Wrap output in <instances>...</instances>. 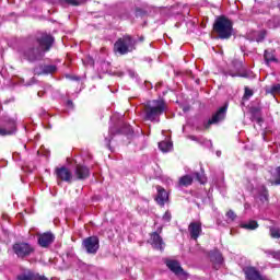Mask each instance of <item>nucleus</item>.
<instances>
[{
	"mask_svg": "<svg viewBox=\"0 0 280 280\" xmlns=\"http://www.w3.org/2000/svg\"><path fill=\"white\" fill-rule=\"evenodd\" d=\"M195 178L201 185H205V183H207V177L205 176V173H195Z\"/></svg>",
	"mask_w": 280,
	"mask_h": 280,
	"instance_id": "32",
	"label": "nucleus"
},
{
	"mask_svg": "<svg viewBox=\"0 0 280 280\" xmlns=\"http://www.w3.org/2000/svg\"><path fill=\"white\" fill-rule=\"evenodd\" d=\"M188 231L191 240L197 241L200 235H202V222L196 221L190 222L188 225Z\"/></svg>",
	"mask_w": 280,
	"mask_h": 280,
	"instance_id": "13",
	"label": "nucleus"
},
{
	"mask_svg": "<svg viewBox=\"0 0 280 280\" xmlns=\"http://www.w3.org/2000/svg\"><path fill=\"white\" fill-rule=\"evenodd\" d=\"M190 139H191L192 141H196V137H195V136H191Z\"/></svg>",
	"mask_w": 280,
	"mask_h": 280,
	"instance_id": "40",
	"label": "nucleus"
},
{
	"mask_svg": "<svg viewBox=\"0 0 280 280\" xmlns=\"http://www.w3.org/2000/svg\"><path fill=\"white\" fill-rule=\"evenodd\" d=\"M260 200L261 202H268V190H264L261 194H260Z\"/></svg>",
	"mask_w": 280,
	"mask_h": 280,
	"instance_id": "35",
	"label": "nucleus"
},
{
	"mask_svg": "<svg viewBox=\"0 0 280 280\" xmlns=\"http://www.w3.org/2000/svg\"><path fill=\"white\" fill-rule=\"evenodd\" d=\"M54 242H56V235L51 232H44L37 236V243L42 248H49Z\"/></svg>",
	"mask_w": 280,
	"mask_h": 280,
	"instance_id": "11",
	"label": "nucleus"
},
{
	"mask_svg": "<svg viewBox=\"0 0 280 280\" xmlns=\"http://www.w3.org/2000/svg\"><path fill=\"white\" fill-rule=\"evenodd\" d=\"M16 280H49V278L34 271H26L18 275Z\"/></svg>",
	"mask_w": 280,
	"mask_h": 280,
	"instance_id": "19",
	"label": "nucleus"
},
{
	"mask_svg": "<svg viewBox=\"0 0 280 280\" xmlns=\"http://www.w3.org/2000/svg\"><path fill=\"white\" fill-rule=\"evenodd\" d=\"M268 32L266 30H261L257 33L256 43H264L266 39Z\"/></svg>",
	"mask_w": 280,
	"mask_h": 280,
	"instance_id": "30",
	"label": "nucleus"
},
{
	"mask_svg": "<svg viewBox=\"0 0 280 280\" xmlns=\"http://www.w3.org/2000/svg\"><path fill=\"white\" fill-rule=\"evenodd\" d=\"M55 175L57 180H61L63 183H68L71 185L73 180V173H71V170L67 166H60L55 168Z\"/></svg>",
	"mask_w": 280,
	"mask_h": 280,
	"instance_id": "10",
	"label": "nucleus"
},
{
	"mask_svg": "<svg viewBox=\"0 0 280 280\" xmlns=\"http://www.w3.org/2000/svg\"><path fill=\"white\" fill-rule=\"evenodd\" d=\"M165 266L171 270V272H173V275H185V269H183L178 260L166 259Z\"/></svg>",
	"mask_w": 280,
	"mask_h": 280,
	"instance_id": "17",
	"label": "nucleus"
},
{
	"mask_svg": "<svg viewBox=\"0 0 280 280\" xmlns=\"http://www.w3.org/2000/svg\"><path fill=\"white\" fill-rule=\"evenodd\" d=\"M264 58L266 65H270V62H277V57H275V50H265Z\"/></svg>",
	"mask_w": 280,
	"mask_h": 280,
	"instance_id": "25",
	"label": "nucleus"
},
{
	"mask_svg": "<svg viewBox=\"0 0 280 280\" xmlns=\"http://www.w3.org/2000/svg\"><path fill=\"white\" fill-rule=\"evenodd\" d=\"M74 176L77 180H86V178H91V170L82 164H77L74 168Z\"/></svg>",
	"mask_w": 280,
	"mask_h": 280,
	"instance_id": "12",
	"label": "nucleus"
},
{
	"mask_svg": "<svg viewBox=\"0 0 280 280\" xmlns=\"http://www.w3.org/2000/svg\"><path fill=\"white\" fill-rule=\"evenodd\" d=\"M270 237L273 240H280V229L279 228H270Z\"/></svg>",
	"mask_w": 280,
	"mask_h": 280,
	"instance_id": "31",
	"label": "nucleus"
},
{
	"mask_svg": "<svg viewBox=\"0 0 280 280\" xmlns=\"http://www.w3.org/2000/svg\"><path fill=\"white\" fill-rule=\"evenodd\" d=\"M148 12L141 8L136 9V16H145Z\"/></svg>",
	"mask_w": 280,
	"mask_h": 280,
	"instance_id": "34",
	"label": "nucleus"
},
{
	"mask_svg": "<svg viewBox=\"0 0 280 280\" xmlns=\"http://www.w3.org/2000/svg\"><path fill=\"white\" fill-rule=\"evenodd\" d=\"M162 232H163V228H160V229H159V233H162Z\"/></svg>",
	"mask_w": 280,
	"mask_h": 280,
	"instance_id": "42",
	"label": "nucleus"
},
{
	"mask_svg": "<svg viewBox=\"0 0 280 280\" xmlns=\"http://www.w3.org/2000/svg\"><path fill=\"white\" fill-rule=\"evenodd\" d=\"M159 148L161 152H170V150L173 148V144L171 141H161L159 142Z\"/></svg>",
	"mask_w": 280,
	"mask_h": 280,
	"instance_id": "27",
	"label": "nucleus"
},
{
	"mask_svg": "<svg viewBox=\"0 0 280 280\" xmlns=\"http://www.w3.org/2000/svg\"><path fill=\"white\" fill-rule=\"evenodd\" d=\"M210 261L220 266L222 261H224V258H222V254L220 252L214 250L210 253Z\"/></svg>",
	"mask_w": 280,
	"mask_h": 280,
	"instance_id": "24",
	"label": "nucleus"
},
{
	"mask_svg": "<svg viewBox=\"0 0 280 280\" xmlns=\"http://www.w3.org/2000/svg\"><path fill=\"white\" fill-rule=\"evenodd\" d=\"M139 40H140V43H143V40H145V38L143 36H140Z\"/></svg>",
	"mask_w": 280,
	"mask_h": 280,
	"instance_id": "38",
	"label": "nucleus"
},
{
	"mask_svg": "<svg viewBox=\"0 0 280 280\" xmlns=\"http://www.w3.org/2000/svg\"><path fill=\"white\" fill-rule=\"evenodd\" d=\"M212 34L217 36L218 40H231L235 36L233 20L226 15L217 16L212 24Z\"/></svg>",
	"mask_w": 280,
	"mask_h": 280,
	"instance_id": "2",
	"label": "nucleus"
},
{
	"mask_svg": "<svg viewBox=\"0 0 280 280\" xmlns=\"http://www.w3.org/2000/svg\"><path fill=\"white\" fill-rule=\"evenodd\" d=\"M266 93L270 95H280V83L272 85L269 90H266Z\"/></svg>",
	"mask_w": 280,
	"mask_h": 280,
	"instance_id": "28",
	"label": "nucleus"
},
{
	"mask_svg": "<svg viewBox=\"0 0 280 280\" xmlns=\"http://www.w3.org/2000/svg\"><path fill=\"white\" fill-rule=\"evenodd\" d=\"M2 121L4 125L0 127V137H9L10 135H14V132H16V120L4 116Z\"/></svg>",
	"mask_w": 280,
	"mask_h": 280,
	"instance_id": "9",
	"label": "nucleus"
},
{
	"mask_svg": "<svg viewBox=\"0 0 280 280\" xmlns=\"http://www.w3.org/2000/svg\"><path fill=\"white\" fill-rule=\"evenodd\" d=\"M109 132L113 137H115V135H132V127H130V125H122L120 128L116 129V128H110Z\"/></svg>",
	"mask_w": 280,
	"mask_h": 280,
	"instance_id": "20",
	"label": "nucleus"
},
{
	"mask_svg": "<svg viewBox=\"0 0 280 280\" xmlns=\"http://www.w3.org/2000/svg\"><path fill=\"white\" fill-rule=\"evenodd\" d=\"M135 45H137V40L130 35H125L115 42L114 51H117L120 56H126V54L135 49Z\"/></svg>",
	"mask_w": 280,
	"mask_h": 280,
	"instance_id": "4",
	"label": "nucleus"
},
{
	"mask_svg": "<svg viewBox=\"0 0 280 280\" xmlns=\"http://www.w3.org/2000/svg\"><path fill=\"white\" fill-rule=\"evenodd\" d=\"M12 250L19 259H25L35 253L34 246L25 242H16L12 245Z\"/></svg>",
	"mask_w": 280,
	"mask_h": 280,
	"instance_id": "6",
	"label": "nucleus"
},
{
	"mask_svg": "<svg viewBox=\"0 0 280 280\" xmlns=\"http://www.w3.org/2000/svg\"><path fill=\"white\" fill-rule=\"evenodd\" d=\"M259 113H261L260 107H252L250 108V114L253 115V117L256 118L257 124H261L264 121V118H261V116H259Z\"/></svg>",
	"mask_w": 280,
	"mask_h": 280,
	"instance_id": "26",
	"label": "nucleus"
},
{
	"mask_svg": "<svg viewBox=\"0 0 280 280\" xmlns=\"http://www.w3.org/2000/svg\"><path fill=\"white\" fill-rule=\"evenodd\" d=\"M229 110V104H224L221 106L208 121L203 122V129L209 130L211 126L215 124H220V121H224L226 119V112Z\"/></svg>",
	"mask_w": 280,
	"mask_h": 280,
	"instance_id": "7",
	"label": "nucleus"
},
{
	"mask_svg": "<svg viewBox=\"0 0 280 280\" xmlns=\"http://www.w3.org/2000/svg\"><path fill=\"white\" fill-rule=\"evenodd\" d=\"M225 215L229 220H232V222L237 218V214H235L233 210H229Z\"/></svg>",
	"mask_w": 280,
	"mask_h": 280,
	"instance_id": "33",
	"label": "nucleus"
},
{
	"mask_svg": "<svg viewBox=\"0 0 280 280\" xmlns=\"http://www.w3.org/2000/svg\"><path fill=\"white\" fill-rule=\"evenodd\" d=\"M68 106H73V101H68Z\"/></svg>",
	"mask_w": 280,
	"mask_h": 280,
	"instance_id": "39",
	"label": "nucleus"
},
{
	"mask_svg": "<svg viewBox=\"0 0 280 280\" xmlns=\"http://www.w3.org/2000/svg\"><path fill=\"white\" fill-rule=\"evenodd\" d=\"M196 130H198L199 132L202 130V128L200 127H197Z\"/></svg>",
	"mask_w": 280,
	"mask_h": 280,
	"instance_id": "41",
	"label": "nucleus"
},
{
	"mask_svg": "<svg viewBox=\"0 0 280 280\" xmlns=\"http://www.w3.org/2000/svg\"><path fill=\"white\" fill-rule=\"evenodd\" d=\"M168 109L170 106H167V102L163 98L147 101L143 105V119L144 121L159 124V121H161V116L165 115Z\"/></svg>",
	"mask_w": 280,
	"mask_h": 280,
	"instance_id": "1",
	"label": "nucleus"
},
{
	"mask_svg": "<svg viewBox=\"0 0 280 280\" xmlns=\"http://www.w3.org/2000/svg\"><path fill=\"white\" fill-rule=\"evenodd\" d=\"M243 272L246 280H266V278L261 276V272H259L255 267H245Z\"/></svg>",
	"mask_w": 280,
	"mask_h": 280,
	"instance_id": "15",
	"label": "nucleus"
},
{
	"mask_svg": "<svg viewBox=\"0 0 280 280\" xmlns=\"http://www.w3.org/2000/svg\"><path fill=\"white\" fill-rule=\"evenodd\" d=\"M33 43L45 54L51 51V47H54V43H56V37L49 33H40L39 35L32 38Z\"/></svg>",
	"mask_w": 280,
	"mask_h": 280,
	"instance_id": "5",
	"label": "nucleus"
},
{
	"mask_svg": "<svg viewBox=\"0 0 280 280\" xmlns=\"http://www.w3.org/2000/svg\"><path fill=\"white\" fill-rule=\"evenodd\" d=\"M241 229H245V231H255L259 229V223L256 220H249L247 223H241Z\"/></svg>",
	"mask_w": 280,
	"mask_h": 280,
	"instance_id": "22",
	"label": "nucleus"
},
{
	"mask_svg": "<svg viewBox=\"0 0 280 280\" xmlns=\"http://www.w3.org/2000/svg\"><path fill=\"white\" fill-rule=\"evenodd\" d=\"M107 148H110V141H108V143H107Z\"/></svg>",
	"mask_w": 280,
	"mask_h": 280,
	"instance_id": "43",
	"label": "nucleus"
},
{
	"mask_svg": "<svg viewBox=\"0 0 280 280\" xmlns=\"http://www.w3.org/2000/svg\"><path fill=\"white\" fill-rule=\"evenodd\" d=\"M22 56L24 60H27V62H38V60H43L45 58L44 52L33 39H28L26 42V45L22 50Z\"/></svg>",
	"mask_w": 280,
	"mask_h": 280,
	"instance_id": "3",
	"label": "nucleus"
},
{
	"mask_svg": "<svg viewBox=\"0 0 280 280\" xmlns=\"http://www.w3.org/2000/svg\"><path fill=\"white\" fill-rule=\"evenodd\" d=\"M61 5H71L78 8L86 2V0H58Z\"/></svg>",
	"mask_w": 280,
	"mask_h": 280,
	"instance_id": "23",
	"label": "nucleus"
},
{
	"mask_svg": "<svg viewBox=\"0 0 280 280\" xmlns=\"http://www.w3.org/2000/svg\"><path fill=\"white\" fill-rule=\"evenodd\" d=\"M237 78H248L247 73H238Z\"/></svg>",
	"mask_w": 280,
	"mask_h": 280,
	"instance_id": "37",
	"label": "nucleus"
},
{
	"mask_svg": "<svg viewBox=\"0 0 280 280\" xmlns=\"http://www.w3.org/2000/svg\"><path fill=\"white\" fill-rule=\"evenodd\" d=\"M155 189L158 191V195L155 197V202L160 205V207H165V203L167 200H170V195L167 194V190L163 188V186H155Z\"/></svg>",
	"mask_w": 280,
	"mask_h": 280,
	"instance_id": "16",
	"label": "nucleus"
},
{
	"mask_svg": "<svg viewBox=\"0 0 280 280\" xmlns=\"http://www.w3.org/2000/svg\"><path fill=\"white\" fill-rule=\"evenodd\" d=\"M225 75H231V78H237V75H240V72H233L230 70L225 73Z\"/></svg>",
	"mask_w": 280,
	"mask_h": 280,
	"instance_id": "36",
	"label": "nucleus"
},
{
	"mask_svg": "<svg viewBox=\"0 0 280 280\" xmlns=\"http://www.w3.org/2000/svg\"><path fill=\"white\" fill-rule=\"evenodd\" d=\"M149 243L155 250H163L165 246V242H163V237L159 232H153L150 234V241Z\"/></svg>",
	"mask_w": 280,
	"mask_h": 280,
	"instance_id": "14",
	"label": "nucleus"
},
{
	"mask_svg": "<svg viewBox=\"0 0 280 280\" xmlns=\"http://www.w3.org/2000/svg\"><path fill=\"white\" fill-rule=\"evenodd\" d=\"M190 185H194V177L191 175H184L177 182V187H190Z\"/></svg>",
	"mask_w": 280,
	"mask_h": 280,
	"instance_id": "21",
	"label": "nucleus"
},
{
	"mask_svg": "<svg viewBox=\"0 0 280 280\" xmlns=\"http://www.w3.org/2000/svg\"><path fill=\"white\" fill-rule=\"evenodd\" d=\"M81 246L88 255H97V252L100 250V237L96 235L89 236L82 241Z\"/></svg>",
	"mask_w": 280,
	"mask_h": 280,
	"instance_id": "8",
	"label": "nucleus"
},
{
	"mask_svg": "<svg viewBox=\"0 0 280 280\" xmlns=\"http://www.w3.org/2000/svg\"><path fill=\"white\" fill-rule=\"evenodd\" d=\"M253 95H255V92L253 90H250V88L245 86L243 100L247 102L248 100H250V97H253Z\"/></svg>",
	"mask_w": 280,
	"mask_h": 280,
	"instance_id": "29",
	"label": "nucleus"
},
{
	"mask_svg": "<svg viewBox=\"0 0 280 280\" xmlns=\"http://www.w3.org/2000/svg\"><path fill=\"white\" fill-rule=\"evenodd\" d=\"M58 68L54 65H40L34 68L35 75H49V73H56Z\"/></svg>",
	"mask_w": 280,
	"mask_h": 280,
	"instance_id": "18",
	"label": "nucleus"
}]
</instances>
